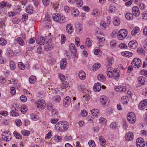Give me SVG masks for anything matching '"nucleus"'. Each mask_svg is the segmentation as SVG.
<instances>
[{"mask_svg": "<svg viewBox=\"0 0 147 147\" xmlns=\"http://www.w3.org/2000/svg\"><path fill=\"white\" fill-rule=\"evenodd\" d=\"M55 127L57 130L60 131H65L69 127V125L67 122L61 121L56 123Z\"/></svg>", "mask_w": 147, "mask_h": 147, "instance_id": "obj_1", "label": "nucleus"}, {"mask_svg": "<svg viewBox=\"0 0 147 147\" xmlns=\"http://www.w3.org/2000/svg\"><path fill=\"white\" fill-rule=\"evenodd\" d=\"M66 40V37L63 34H62L61 35V42L62 44H63L65 41Z\"/></svg>", "mask_w": 147, "mask_h": 147, "instance_id": "obj_56", "label": "nucleus"}, {"mask_svg": "<svg viewBox=\"0 0 147 147\" xmlns=\"http://www.w3.org/2000/svg\"><path fill=\"white\" fill-rule=\"evenodd\" d=\"M97 78L98 80L102 82H103L105 80V77L101 74L98 75L97 76Z\"/></svg>", "mask_w": 147, "mask_h": 147, "instance_id": "obj_37", "label": "nucleus"}, {"mask_svg": "<svg viewBox=\"0 0 147 147\" xmlns=\"http://www.w3.org/2000/svg\"><path fill=\"white\" fill-rule=\"evenodd\" d=\"M132 53L130 52L126 51L125 52H122V54L124 56L127 57L128 56V57H131L132 56Z\"/></svg>", "mask_w": 147, "mask_h": 147, "instance_id": "obj_43", "label": "nucleus"}, {"mask_svg": "<svg viewBox=\"0 0 147 147\" xmlns=\"http://www.w3.org/2000/svg\"><path fill=\"white\" fill-rule=\"evenodd\" d=\"M140 31V28L136 26L134 27L131 32V34L133 36L135 35Z\"/></svg>", "mask_w": 147, "mask_h": 147, "instance_id": "obj_26", "label": "nucleus"}, {"mask_svg": "<svg viewBox=\"0 0 147 147\" xmlns=\"http://www.w3.org/2000/svg\"><path fill=\"white\" fill-rule=\"evenodd\" d=\"M138 45L136 41L134 40H131L128 43V46L129 48L134 49H135Z\"/></svg>", "mask_w": 147, "mask_h": 147, "instance_id": "obj_9", "label": "nucleus"}, {"mask_svg": "<svg viewBox=\"0 0 147 147\" xmlns=\"http://www.w3.org/2000/svg\"><path fill=\"white\" fill-rule=\"evenodd\" d=\"M115 89L116 91L120 92H124L126 91V88L123 86H119Z\"/></svg>", "mask_w": 147, "mask_h": 147, "instance_id": "obj_16", "label": "nucleus"}, {"mask_svg": "<svg viewBox=\"0 0 147 147\" xmlns=\"http://www.w3.org/2000/svg\"><path fill=\"white\" fill-rule=\"evenodd\" d=\"M128 100V98L127 96H123L121 97V102L123 104H126L127 103Z\"/></svg>", "mask_w": 147, "mask_h": 147, "instance_id": "obj_30", "label": "nucleus"}, {"mask_svg": "<svg viewBox=\"0 0 147 147\" xmlns=\"http://www.w3.org/2000/svg\"><path fill=\"white\" fill-rule=\"evenodd\" d=\"M7 53L8 56L11 57L13 55V51L9 48H7Z\"/></svg>", "mask_w": 147, "mask_h": 147, "instance_id": "obj_44", "label": "nucleus"}, {"mask_svg": "<svg viewBox=\"0 0 147 147\" xmlns=\"http://www.w3.org/2000/svg\"><path fill=\"white\" fill-rule=\"evenodd\" d=\"M100 144L102 146L104 145L105 144V141L103 138L102 136H100L99 138Z\"/></svg>", "mask_w": 147, "mask_h": 147, "instance_id": "obj_39", "label": "nucleus"}, {"mask_svg": "<svg viewBox=\"0 0 147 147\" xmlns=\"http://www.w3.org/2000/svg\"><path fill=\"white\" fill-rule=\"evenodd\" d=\"M36 80V77L34 76H32L29 78V82L31 84H34Z\"/></svg>", "mask_w": 147, "mask_h": 147, "instance_id": "obj_32", "label": "nucleus"}, {"mask_svg": "<svg viewBox=\"0 0 147 147\" xmlns=\"http://www.w3.org/2000/svg\"><path fill=\"white\" fill-rule=\"evenodd\" d=\"M99 121L100 123L103 124L105 123L107 120L104 117H101L99 119Z\"/></svg>", "mask_w": 147, "mask_h": 147, "instance_id": "obj_57", "label": "nucleus"}, {"mask_svg": "<svg viewBox=\"0 0 147 147\" xmlns=\"http://www.w3.org/2000/svg\"><path fill=\"white\" fill-rule=\"evenodd\" d=\"M127 32L126 30L121 29L117 33L118 38L120 40H123L127 36Z\"/></svg>", "mask_w": 147, "mask_h": 147, "instance_id": "obj_3", "label": "nucleus"}, {"mask_svg": "<svg viewBox=\"0 0 147 147\" xmlns=\"http://www.w3.org/2000/svg\"><path fill=\"white\" fill-rule=\"evenodd\" d=\"M147 105V99L141 101L138 105L139 109L142 110L144 109L146 107Z\"/></svg>", "mask_w": 147, "mask_h": 147, "instance_id": "obj_10", "label": "nucleus"}, {"mask_svg": "<svg viewBox=\"0 0 147 147\" xmlns=\"http://www.w3.org/2000/svg\"><path fill=\"white\" fill-rule=\"evenodd\" d=\"M21 134L24 136H28L30 134V132L26 130H22L21 131Z\"/></svg>", "mask_w": 147, "mask_h": 147, "instance_id": "obj_50", "label": "nucleus"}, {"mask_svg": "<svg viewBox=\"0 0 147 147\" xmlns=\"http://www.w3.org/2000/svg\"><path fill=\"white\" fill-rule=\"evenodd\" d=\"M100 101L102 105H105L109 102V98L104 96H102L100 98Z\"/></svg>", "mask_w": 147, "mask_h": 147, "instance_id": "obj_11", "label": "nucleus"}, {"mask_svg": "<svg viewBox=\"0 0 147 147\" xmlns=\"http://www.w3.org/2000/svg\"><path fill=\"white\" fill-rule=\"evenodd\" d=\"M16 40L17 42L22 46L24 45V42L22 38L18 37L17 38Z\"/></svg>", "mask_w": 147, "mask_h": 147, "instance_id": "obj_29", "label": "nucleus"}, {"mask_svg": "<svg viewBox=\"0 0 147 147\" xmlns=\"http://www.w3.org/2000/svg\"><path fill=\"white\" fill-rule=\"evenodd\" d=\"M14 9L17 11V13L19 12L20 11H21L20 7L19 5L15 6Z\"/></svg>", "mask_w": 147, "mask_h": 147, "instance_id": "obj_61", "label": "nucleus"}, {"mask_svg": "<svg viewBox=\"0 0 147 147\" xmlns=\"http://www.w3.org/2000/svg\"><path fill=\"white\" fill-rule=\"evenodd\" d=\"M61 97L59 95H57L54 96L53 101L56 102H59L61 100Z\"/></svg>", "mask_w": 147, "mask_h": 147, "instance_id": "obj_45", "label": "nucleus"}, {"mask_svg": "<svg viewBox=\"0 0 147 147\" xmlns=\"http://www.w3.org/2000/svg\"><path fill=\"white\" fill-rule=\"evenodd\" d=\"M113 23L115 26H118L120 24V20L118 17H116L114 18Z\"/></svg>", "mask_w": 147, "mask_h": 147, "instance_id": "obj_24", "label": "nucleus"}, {"mask_svg": "<svg viewBox=\"0 0 147 147\" xmlns=\"http://www.w3.org/2000/svg\"><path fill=\"white\" fill-rule=\"evenodd\" d=\"M82 28L80 26L76 27V32L78 34H81L82 32Z\"/></svg>", "mask_w": 147, "mask_h": 147, "instance_id": "obj_46", "label": "nucleus"}, {"mask_svg": "<svg viewBox=\"0 0 147 147\" xmlns=\"http://www.w3.org/2000/svg\"><path fill=\"white\" fill-rule=\"evenodd\" d=\"M36 43L40 45H44L45 42V38L42 36H40V40L38 39H36Z\"/></svg>", "mask_w": 147, "mask_h": 147, "instance_id": "obj_18", "label": "nucleus"}, {"mask_svg": "<svg viewBox=\"0 0 147 147\" xmlns=\"http://www.w3.org/2000/svg\"><path fill=\"white\" fill-rule=\"evenodd\" d=\"M127 119L129 122L131 123H134L136 120L135 115L133 112H130L128 114Z\"/></svg>", "mask_w": 147, "mask_h": 147, "instance_id": "obj_4", "label": "nucleus"}, {"mask_svg": "<svg viewBox=\"0 0 147 147\" xmlns=\"http://www.w3.org/2000/svg\"><path fill=\"white\" fill-rule=\"evenodd\" d=\"M113 77L115 80L119 79L120 76V71L119 69L117 68H115L113 70Z\"/></svg>", "mask_w": 147, "mask_h": 147, "instance_id": "obj_8", "label": "nucleus"}, {"mask_svg": "<svg viewBox=\"0 0 147 147\" xmlns=\"http://www.w3.org/2000/svg\"><path fill=\"white\" fill-rule=\"evenodd\" d=\"M21 109V112L23 113H25L27 110L26 106L25 105L22 106Z\"/></svg>", "mask_w": 147, "mask_h": 147, "instance_id": "obj_51", "label": "nucleus"}, {"mask_svg": "<svg viewBox=\"0 0 147 147\" xmlns=\"http://www.w3.org/2000/svg\"><path fill=\"white\" fill-rule=\"evenodd\" d=\"M92 115L93 116L98 117L99 115V111L96 109H94L90 111Z\"/></svg>", "mask_w": 147, "mask_h": 147, "instance_id": "obj_21", "label": "nucleus"}, {"mask_svg": "<svg viewBox=\"0 0 147 147\" xmlns=\"http://www.w3.org/2000/svg\"><path fill=\"white\" fill-rule=\"evenodd\" d=\"M134 137L133 134L131 132H129L126 134L125 138L126 140L131 141L132 140Z\"/></svg>", "mask_w": 147, "mask_h": 147, "instance_id": "obj_17", "label": "nucleus"}, {"mask_svg": "<svg viewBox=\"0 0 147 147\" xmlns=\"http://www.w3.org/2000/svg\"><path fill=\"white\" fill-rule=\"evenodd\" d=\"M71 14L74 17L78 16L79 14V11L77 9H74L71 11Z\"/></svg>", "mask_w": 147, "mask_h": 147, "instance_id": "obj_33", "label": "nucleus"}, {"mask_svg": "<svg viewBox=\"0 0 147 147\" xmlns=\"http://www.w3.org/2000/svg\"><path fill=\"white\" fill-rule=\"evenodd\" d=\"M69 49L72 53L75 54L76 53L75 46L73 43H71L69 45Z\"/></svg>", "mask_w": 147, "mask_h": 147, "instance_id": "obj_23", "label": "nucleus"}, {"mask_svg": "<svg viewBox=\"0 0 147 147\" xmlns=\"http://www.w3.org/2000/svg\"><path fill=\"white\" fill-rule=\"evenodd\" d=\"M71 98L69 96L65 97L63 100V105L65 107H67L71 103Z\"/></svg>", "mask_w": 147, "mask_h": 147, "instance_id": "obj_12", "label": "nucleus"}, {"mask_svg": "<svg viewBox=\"0 0 147 147\" xmlns=\"http://www.w3.org/2000/svg\"><path fill=\"white\" fill-rule=\"evenodd\" d=\"M75 41L76 45L78 47L80 45V38L78 37H76L75 39Z\"/></svg>", "mask_w": 147, "mask_h": 147, "instance_id": "obj_62", "label": "nucleus"}, {"mask_svg": "<svg viewBox=\"0 0 147 147\" xmlns=\"http://www.w3.org/2000/svg\"><path fill=\"white\" fill-rule=\"evenodd\" d=\"M100 67V65L99 63H95L93 66V70L94 71H96Z\"/></svg>", "mask_w": 147, "mask_h": 147, "instance_id": "obj_36", "label": "nucleus"}, {"mask_svg": "<svg viewBox=\"0 0 147 147\" xmlns=\"http://www.w3.org/2000/svg\"><path fill=\"white\" fill-rule=\"evenodd\" d=\"M133 15L130 13H127L125 15V17L128 20H132L133 18Z\"/></svg>", "mask_w": 147, "mask_h": 147, "instance_id": "obj_31", "label": "nucleus"}, {"mask_svg": "<svg viewBox=\"0 0 147 147\" xmlns=\"http://www.w3.org/2000/svg\"><path fill=\"white\" fill-rule=\"evenodd\" d=\"M116 8L115 6L111 5L109 8V11L111 13H112L115 11Z\"/></svg>", "mask_w": 147, "mask_h": 147, "instance_id": "obj_53", "label": "nucleus"}, {"mask_svg": "<svg viewBox=\"0 0 147 147\" xmlns=\"http://www.w3.org/2000/svg\"><path fill=\"white\" fill-rule=\"evenodd\" d=\"M131 64H134L137 68H139L140 67L141 65V61L138 58H135L131 62Z\"/></svg>", "mask_w": 147, "mask_h": 147, "instance_id": "obj_6", "label": "nucleus"}, {"mask_svg": "<svg viewBox=\"0 0 147 147\" xmlns=\"http://www.w3.org/2000/svg\"><path fill=\"white\" fill-rule=\"evenodd\" d=\"M33 8L32 6L29 5L28 6L26 7V11L27 13L31 14L33 13Z\"/></svg>", "mask_w": 147, "mask_h": 147, "instance_id": "obj_27", "label": "nucleus"}, {"mask_svg": "<svg viewBox=\"0 0 147 147\" xmlns=\"http://www.w3.org/2000/svg\"><path fill=\"white\" fill-rule=\"evenodd\" d=\"M110 44L111 47L113 48L116 46V42L115 40H113L110 42Z\"/></svg>", "mask_w": 147, "mask_h": 147, "instance_id": "obj_54", "label": "nucleus"}, {"mask_svg": "<svg viewBox=\"0 0 147 147\" xmlns=\"http://www.w3.org/2000/svg\"><path fill=\"white\" fill-rule=\"evenodd\" d=\"M51 113L53 116L55 117L58 115V111L56 109H53L51 111Z\"/></svg>", "mask_w": 147, "mask_h": 147, "instance_id": "obj_47", "label": "nucleus"}, {"mask_svg": "<svg viewBox=\"0 0 147 147\" xmlns=\"http://www.w3.org/2000/svg\"><path fill=\"white\" fill-rule=\"evenodd\" d=\"M67 62L66 59L64 58L62 59L60 62V67L62 69H64L66 67Z\"/></svg>", "mask_w": 147, "mask_h": 147, "instance_id": "obj_19", "label": "nucleus"}, {"mask_svg": "<svg viewBox=\"0 0 147 147\" xmlns=\"http://www.w3.org/2000/svg\"><path fill=\"white\" fill-rule=\"evenodd\" d=\"M91 43L92 42L90 39L88 38H87L86 39L85 42L86 46L88 47H90L91 46Z\"/></svg>", "mask_w": 147, "mask_h": 147, "instance_id": "obj_38", "label": "nucleus"}, {"mask_svg": "<svg viewBox=\"0 0 147 147\" xmlns=\"http://www.w3.org/2000/svg\"><path fill=\"white\" fill-rule=\"evenodd\" d=\"M107 76L110 78H111L113 77V71L111 69V68H108L107 70Z\"/></svg>", "mask_w": 147, "mask_h": 147, "instance_id": "obj_22", "label": "nucleus"}, {"mask_svg": "<svg viewBox=\"0 0 147 147\" xmlns=\"http://www.w3.org/2000/svg\"><path fill=\"white\" fill-rule=\"evenodd\" d=\"M18 66L21 69L24 70L25 69V66L24 64L22 62H19L18 63Z\"/></svg>", "mask_w": 147, "mask_h": 147, "instance_id": "obj_40", "label": "nucleus"}, {"mask_svg": "<svg viewBox=\"0 0 147 147\" xmlns=\"http://www.w3.org/2000/svg\"><path fill=\"white\" fill-rule=\"evenodd\" d=\"M13 134L14 136L16 137V139H22V138L21 136L17 132L15 131L13 132Z\"/></svg>", "mask_w": 147, "mask_h": 147, "instance_id": "obj_42", "label": "nucleus"}, {"mask_svg": "<svg viewBox=\"0 0 147 147\" xmlns=\"http://www.w3.org/2000/svg\"><path fill=\"white\" fill-rule=\"evenodd\" d=\"M53 7L54 9L56 11H57V9L59 8V4L58 3H53Z\"/></svg>", "mask_w": 147, "mask_h": 147, "instance_id": "obj_59", "label": "nucleus"}, {"mask_svg": "<svg viewBox=\"0 0 147 147\" xmlns=\"http://www.w3.org/2000/svg\"><path fill=\"white\" fill-rule=\"evenodd\" d=\"M93 89L94 91L98 92L101 90V84L99 82L95 83L93 87Z\"/></svg>", "mask_w": 147, "mask_h": 147, "instance_id": "obj_15", "label": "nucleus"}, {"mask_svg": "<svg viewBox=\"0 0 147 147\" xmlns=\"http://www.w3.org/2000/svg\"><path fill=\"white\" fill-rule=\"evenodd\" d=\"M142 15L144 19L147 20V10L143 12Z\"/></svg>", "mask_w": 147, "mask_h": 147, "instance_id": "obj_58", "label": "nucleus"}, {"mask_svg": "<svg viewBox=\"0 0 147 147\" xmlns=\"http://www.w3.org/2000/svg\"><path fill=\"white\" fill-rule=\"evenodd\" d=\"M107 60L108 63L111 64H112L113 63V59L112 57L107 58Z\"/></svg>", "mask_w": 147, "mask_h": 147, "instance_id": "obj_63", "label": "nucleus"}, {"mask_svg": "<svg viewBox=\"0 0 147 147\" xmlns=\"http://www.w3.org/2000/svg\"><path fill=\"white\" fill-rule=\"evenodd\" d=\"M10 67L11 69L13 70L16 67V65L13 61H11L10 62Z\"/></svg>", "mask_w": 147, "mask_h": 147, "instance_id": "obj_41", "label": "nucleus"}, {"mask_svg": "<svg viewBox=\"0 0 147 147\" xmlns=\"http://www.w3.org/2000/svg\"><path fill=\"white\" fill-rule=\"evenodd\" d=\"M100 13L99 10L97 9H94L92 13V15L94 16H98Z\"/></svg>", "mask_w": 147, "mask_h": 147, "instance_id": "obj_35", "label": "nucleus"}, {"mask_svg": "<svg viewBox=\"0 0 147 147\" xmlns=\"http://www.w3.org/2000/svg\"><path fill=\"white\" fill-rule=\"evenodd\" d=\"M7 43L6 41L3 38H0V45L2 46H5Z\"/></svg>", "mask_w": 147, "mask_h": 147, "instance_id": "obj_48", "label": "nucleus"}, {"mask_svg": "<svg viewBox=\"0 0 147 147\" xmlns=\"http://www.w3.org/2000/svg\"><path fill=\"white\" fill-rule=\"evenodd\" d=\"M136 142V146L138 147H144L145 145L144 139L141 138L137 139Z\"/></svg>", "mask_w": 147, "mask_h": 147, "instance_id": "obj_7", "label": "nucleus"}, {"mask_svg": "<svg viewBox=\"0 0 147 147\" xmlns=\"http://www.w3.org/2000/svg\"><path fill=\"white\" fill-rule=\"evenodd\" d=\"M52 104L50 102H49L47 104V108L48 111H50L52 108Z\"/></svg>", "mask_w": 147, "mask_h": 147, "instance_id": "obj_60", "label": "nucleus"}, {"mask_svg": "<svg viewBox=\"0 0 147 147\" xmlns=\"http://www.w3.org/2000/svg\"><path fill=\"white\" fill-rule=\"evenodd\" d=\"M67 32L69 34L72 33L74 31V28L72 25L70 24H68L66 27Z\"/></svg>", "mask_w": 147, "mask_h": 147, "instance_id": "obj_14", "label": "nucleus"}, {"mask_svg": "<svg viewBox=\"0 0 147 147\" xmlns=\"http://www.w3.org/2000/svg\"><path fill=\"white\" fill-rule=\"evenodd\" d=\"M20 100L23 102H25L27 100V98L24 95H22L20 97Z\"/></svg>", "mask_w": 147, "mask_h": 147, "instance_id": "obj_64", "label": "nucleus"}, {"mask_svg": "<svg viewBox=\"0 0 147 147\" xmlns=\"http://www.w3.org/2000/svg\"><path fill=\"white\" fill-rule=\"evenodd\" d=\"M132 13L135 16L138 17L140 14V11L138 7L134 6L132 7Z\"/></svg>", "mask_w": 147, "mask_h": 147, "instance_id": "obj_13", "label": "nucleus"}, {"mask_svg": "<svg viewBox=\"0 0 147 147\" xmlns=\"http://www.w3.org/2000/svg\"><path fill=\"white\" fill-rule=\"evenodd\" d=\"M138 80L139 83L141 85H144L146 82V79L143 76H141L138 78Z\"/></svg>", "mask_w": 147, "mask_h": 147, "instance_id": "obj_20", "label": "nucleus"}, {"mask_svg": "<svg viewBox=\"0 0 147 147\" xmlns=\"http://www.w3.org/2000/svg\"><path fill=\"white\" fill-rule=\"evenodd\" d=\"M79 77L82 80H84L86 77L85 73L83 71H80L79 73Z\"/></svg>", "mask_w": 147, "mask_h": 147, "instance_id": "obj_25", "label": "nucleus"}, {"mask_svg": "<svg viewBox=\"0 0 147 147\" xmlns=\"http://www.w3.org/2000/svg\"><path fill=\"white\" fill-rule=\"evenodd\" d=\"M88 144L90 147H95V144L94 142L92 140H90L88 143Z\"/></svg>", "mask_w": 147, "mask_h": 147, "instance_id": "obj_55", "label": "nucleus"}, {"mask_svg": "<svg viewBox=\"0 0 147 147\" xmlns=\"http://www.w3.org/2000/svg\"><path fill=\"white\" fill-rule=\"evenodd\" d=\"M10 115L13 117L18 116L19 115L18 113L16 112L14 110L11 111L10 113Z\"/></svg>", "mask_w": 147, "mask_h": 147, "instance_id": "obj_49", "label": "nucleus"}, {"mask_svg": "<svg viewBox=\"0 0 147 147\" xmlns=\"http://www.w3.org/2000/svg\"><path fill=\"white\" fill-rule=\"evenodd\" d=\"M45 49L47 51H49L53 49V46L51 45L47 44L45 46Z\"/></svg>", "mask_w": 147, "mask_h": 147, "instance_id": "obj_34", "label": "nucleus"}, {"mask_svg": "<svg viewBox=\"0 0 147 147\" xmlns=\"http://www.w3.org/2000/svg\"><path fill=\"white\" fill-rule=\"evenodd\" d=\"M3 136L2 137V138L4 140L7 141H9L11 139V136L10 134H9L8 135L6 136V134L2 135Z\"/></svg>", "mask_w": 147, "mask_h": 147, "instance_id": "obj_28", "label": "nucleus"}, {"mask_svg": "<svg viewBox=\"0 0 147 147\" xmlns=\"http://www.w3.org/2000/svg\"><path fill=\"white\" fill-rule=\"evenodd\" d=\"M46 106L45 101L42 99L38 100L37 103V106L39 108L44 109Z\"/></svg>", "mask_w": 147, "mask_h": 147, "instance_id": "obj_5", "label": "nucleus"}, {"mask_svg": "<svg viewBox=\"0 0 147 147\" xmlns=\"http://www.w3.org/2000/svg\"><path fill=\"white\" fill-rule=\"evenodd\" d=\"M76 1L78 7H80L82 5L83 3L82 0H76Z\"/></svg>", "mask_w": 147, "mask_h": 147, "instance_id": "obj_52", "label": "nucleus"}, {"mask_svg": "<svg viewBox=\"0 0 147 147\" xmlns=\"http://www.w3.org/2000/svg\"><path fill=\"white\" fill-rule=\"evenodd\" d=\"M52 18L54 21L57 22L63 23L65 21V18L64 16H61L60 14L57 13L53 14Z\"/></svg>", "mask_w": 147, "mask_h": 147, "instance_id": "obj_2", "label": "nucleus"}]
</instances>
